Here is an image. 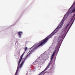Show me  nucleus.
Listing matches in <instances>:
<instances>
[{
	"mask_svg": "<svg viewBox=\"0 0 75 75\" xmlns=\"http://www.w3.org/2000/svg\"><path fill=\"white\" fill-rule=\"evenodd\" d=\"M59 27V25L58 26L56 29L50 35L46 38L45 39L41 41V43L39 45L37 46L36 47H35L34 49H32V50L34 51L36 49H37V48H38V47H40V46H42V45H43L45 44V43H46V42L48 41V39H50V38L51 37L53 36V35H54L55 33H56L57 31H58V30H59L58 28Z\"/></svg>",
	"mask_w": 75,
	"mask_h": 75,
	"instance_id": "f257e3e1",
	"label": "nucleus"
},
{
	"mask_svg": "<svg viewBox=\"0 0 75 75\" xmlns=\"http://www.w3.org/2000/svg\"><path fill=\"white\" fill-rule=\"evenodd\" d=\"M75 12V8H74L72 11L71 12V13H74Z\"/></svg>",
	"mask_w": 75,
	"mask_h": 75,
	"instance_id": "0eeeda50",
	"label": "nucleus"
},
{
	"mask_svg": "<svg viewBox=\"0 0 75 75\" xmlns=\"http://www.w3.org/2000/svg\"><path fill=\"white\" fill-rule=\"evenodd\" d=\"M56 53V51H54L52 55L51 56V60H52V59L54 58V55Z\"/></svg>",
	"mask_w": 75,
	"mask_h": 75,
	"instance_id": "f03ea898",
	"label": "nucleus"
},
{
	"mask_svg": "<svg viewBox=\"0 0 75 75\" xmlns=\"http://www.w3.org/2000/svg\"><path fill=\"white\" fill-rule=\"evenodd\" d=\"M38 59H37V62H40V60H39V61H38Z\"/></svg>",
	"mask_w": 75,
	"mask_h": 75,
	"instance_id": "9d476101",
	"label": "nucleus"
},
{
	"mask_svg": "<svg viewBox=\"0 0 75 75\" xmlns=\"http://www.w3.org/2000/svg\"><path fill=\"white\" fill-rule=\"evenodd\" d=\"M61 27V26H60L59 27V28H60Z\"/></svg>",
	"mask_w": 75,
	"mask_h": 75,
	"instance_id": "9b49d317",
	"label": "nucleus"
},
{
	"mask_svg": "<svg viewBox=\"0 0 75 75\" xmlns=\"http://www.w3.org/2000/svg\"><path fill=\"white\" fill-rule=\"evenodd\" d=\"M71 8H70L69 9V11L70 12L71 11Z\"/></svg>",
	"mask_w": 75,
	"mask_h": 75,
	"instance_id": "6e6552de",
	"label": "nucleus"
},
{
	"mask_svg": "<svg viewBox=\"0 0 75 75\" xmlns=\"http://www.w3.org/2000/svg\"><path fill=\"white\" fill-rule=\"evenodd\" d=\"M27 47H26L25 49V51H27Z\"/></svg>",
	"mask_w": 75,
	"mask_h": 75,
	"instance_id": "1a4fd4ad",
	"label": "nucleus"
},
{
	"mask_svg": "<svg viewBox=\"0 0 75 75\" xmlns=\"http://www.w3.org/2000/svg\"><path fill=\"white\" fill-rule=\"evenodd\" d=\"M74 20L73 21V22L72 23H71V24L70 26L69 29H68V30H67V33H68V31H69V29H70V28H71V26H72V25L73 23H74Z\"/></svg>",
	"mask_w": 75,
	"mask_h": 75,
	"instance_id": "39448f33",
	"label": "nucleus"
},
{
	"mask_svg": "<svg viewBox=\"0 0 75 75\" xmlns=\"http://www.w3.org/2000/svg\"><path fill=\"white\" fill-rule=\"evenodd\" d=\"M66 16L65 15H64V16L63 19H62V20L61 23H62L61 24V25H62L63 24V22H64V21H65V19L66 18H65V16Z\"/></svg>",
	"mask_w": 75,
	"mask_h": 75,
	"instance_id": "20e7f679",
	"label": "nucleus"
},
{
	"mask_svg": "<svg viewBox=\"0 0 75 75\" xmlns=\"http://www.w3.org/2000/svg\"><path fill=\"white\" fill-rule=\"evenodd\" d=\"M23 34V32L19 31L18 33V35H19V38H21V34Z\"/></svg>",
	"mask_w": 75,
	"mask_h": 75,
	"instance_id": "7ed1b4c3",
	"label": "nucleus"
},
{
	"mask_svg": "<svg viewBox=\"0 0 75 75\" xmlns=\"http://www.w3.org/2000/svg\"><path fill=\"white\" fill-rule=\"evenodd\" d=\"M69 23L68 24L67 26H65V28L64 29L65 30H67V28H68V26H69Z\"/></svg>",
	"mask_w": 75,
	"mask_h": 75,
	"instance_id": "423d86ee",
	"label": "nucleus"
}]
</instances>
